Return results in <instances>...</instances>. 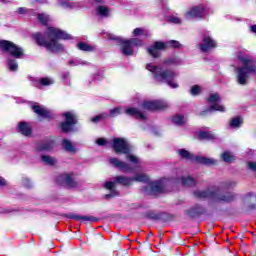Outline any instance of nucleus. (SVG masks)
<instances>
[{"label":"nucleus","mask_w":256,"mask_h":256,"mask_svg":"<svg viewBox=\"0 0 256 256\" xmlns=\"http://www.w3.org/2000/svg\"><path fill=\"white\" fill-rule=\"evenodd\" d=\"M62 116L65 119V121L60 123L62 133H69L77 125V116L73 112H65Z\"/></svg>","instance_id":"9b49d317"},{"label":"nucleus","mask_w":256,"mask_h":256,"mask_svg":"<svg viewBox=\"0 0 256 256\" xmlns=\"http://www.w3.org/2000/svg\"><path fill=\"white\" fill-rule=\"evenodd\" d=\"M221 188L214 187V201L217 203H232L237 199V194L234 192L221 193Z\"/></svg>","instance_id":"ddd939ff"},{"label":"nucleus","mask_w":256,"mask_h":256,"mask_svg":"<svg viewBox=\"0 0 256 256\" xmlns=\"http://www.w3.org/2000/svg\"><path fill=\"white\" fill-rule=\"evenodd\" d=\"M7 185V180L0 176V187H5Z\"/></svg>","instance_id":"6e6d98bb"},{"label":"nucleus","mask_w":256,"mask_h":256,"mask_svg":"<svg viewBox=\"0 0 256 256\" xmlns=\"http://www.w3.org/2000/svg\"><path fill=\"white\" fill-rule=\"evenodd\" d=\"M16 131L17 133L24 135V137H30L31 133H33L31 126L27 122H20L16 128Z\"/></svg>","instance_id":"412c9836"},{"label":"nucleus","mask_w":256,"mask_h":256,"mask_svg":"<svg viewBox=\"0 0 256 256\" xmlns=\"http://www.w3.org/2000/svg\"><path fill=\"white\" fill-rule=\"evenodd\" d=\"M77 48L79 49V51H87V52L93 51V46H91L85 42H79L77 44Z\"/></svg>","instance_id":"4c0bfd02"},{"label":"nucleus","mask_w":256,"mask_h":256,"mask_svg":"<svg viewBox=\"0 0 256 256\" xmlns=\"http://www.w3.org/2000/svg\"><path fill=\"white\" fill-rule=\"evenodd\" d=\"M168 21L170 23H173L174 25H181L182 20L179 18V16L172 15L169 17Z\"/></svg>","instance_id":"49530a36"},{"label":"nucleus","mask_w":256,"mask_h":256,"mask_svg":"<svg viewBox=\"0 0 256 256\" xmlns=\"http://www.w3.org/2000/svg\"><path fill=\"white\" fill-rule=\"evenodd\" d=\"M250 197H251V201H256V196L255 195L250 194Z\"/></svg>","instance_id":"13d9d810"},{"label":"nucleus","mask_w":256,"mask_h":256,"mask_svg":"<svg viewBox=\"0 0 256 256\" xmlns=\"http://www.w3.org/2000/svg\"><path fill=\"white\" fill-rule=\"evenodd\" d=\"M248 169L256 171V162H248Z\"/></svg>","instance_id":"5fc2aeb1"},{"label":"nucleus","mask_w":256,"mask_h":256,"mask_svg":"<svg viewBox=\"0 0 256 256\" xmlns=\"http://www.w3.org/2000/svg\"><path fill=\"white\" fill-rule=\"evenodd\" d=\"M143 41L139 38H131L120 42V51L125 57H133V47H141Z\"/></svg>","instance_id":"0eeeda50"},{"label":"nucleus","mask_w":256,"mask_h":256,"mask_svg":"<svg viewBox=\"0 0 256 256\" xmlns=\"http://www.w3.org/2000/svg\"><path fill=\"white\" fill-rule=\"evenodd\" d=\"M69 65L71 67H79V66H85V65H89V62L81 59V58H75L69 61Z\"/></svg>","instance_id":"72a5a7b5"},{"label":"nucleus","mask_w":256,"mask_h":256,"mask_svg":"<svg viewBox=\"0 0 256 256\" xmlns=\"http://www.w3.org/2000/svg\"><path fill=\"white\" fill-rule=\"evenodd\" d=\"M89 3H95L96 5L104 3L105 0H87Z\"/></svg>","instance_id":"4d7b16f0"},{"label":"nucleus","mask_w":256,"mask_h":256,"mask_svg":"<svg viewBox=\"0 0 256 256\" xmlns=\"http://www.w3.org/2000/svg\"><path fill=\"white\" fill-rule=\"evenodd\" d=\"M215 47H217V42L211 37L209 32L203 36L202 42L198 45V48L202 53H207L208 51H211V49H215Z\"/></svg>","instance_id":"4468645a"},{"label":"nucleus","mask_w":256,"mask_h":256,"mask_svg":"<svg viewBox=\"0 0 256 256\" xmlns=\"http://www.w3.org/2000/svg\"><path fill=\"white\" fill-rule=\"evenodd\" d=\"M255 207H256L255 204L250 205V209H255Z\"/></svg>","instance_id":"bf43d9fd"},{"label":"nucleus","mask_w":256,"mask_h":256,"mask_svg":"<svg viewBox=\"0 0 256 256\" xmlns=\"http://www.w3.org/2000/svg\"><path fill=\"white\" fill-rule=\"evenodd\" d=\"M241 125H243V119L240 117H235L230 120V127H232V129H239Z\"/></svg>","instance_id":"e433bc0d"},{"label":"nucleus","mask_w":256,"mask_h":256,"mask_svg":"<svg viewBox=\"0 0 256 256\" xmlns=\"http://www.w3.org/2000/svg\"><path fill=\"white\" fill-rule=\"evenodd\" d=\"M38 83L39 85H41V87H49L51 85H54L55 80L51 77H43L38 79Z\"/></svg>","instance_id":"2f4dec72"},{"label":"nucleus","mask_w":256,"mask_h":256,"mask_svg":"<svg viewBox=\"0 0 256 256\" xmlns=\"http://www.w3.org/2000/svg\"><path fill=\"white\" fill-rule=\"evenodd\" d=\"M41 161L42 163H44V165H49L50 167H53V165H57V159L49 155H42Z\"/></svg>","instance_id":"c756f323"},{"label":"nucleus","mask_w":256,"mask_h":256,"mask_svg":"<svg viewBox=\"0 0 256 256\" xmlns=\"http://www.w3.org/2000/svg\"><path fill=\"white\" fill-rule=\"evenodd\" d=\"M57 183L62 187H67V189H75L77 187V182H75L71 174H61L57 177Z\"/></svg>","instance_id":"a211bd4d"},{"label":"nucleus","mask_w":256,"mask_h":256,"mask_svg":"<svg viewBox=\"0 0 256 256\" xmlns=\"http://www.w3.org/2000/svg\"><path fill=\"white\" fill-rule=\"evenodd\" d=\"M62 147L67 153H71L72 155L77 153V148L73 145V142L68 139L62 140Z\"/></svg>","instance_id":"b1692460"},{"label":"nucleus","mask_w":256,"mask_h":256,"mask_svg":"<svg viewBox=\"0 0 256 256\" xmlns=\"http://www.w3.org/2000/svg\"><path fill=\"white\" fill-rule=\"evenodd\" d=\"M70 219H75L76 221H95L97 222L98 219L91 216H80V215H71Z\"/></svg>","instance_id":"c9c22d12"},{"label":"nucleus","mask_w":256,"mask_h":256,"mask_svg":"<svg viewBox=\"0 0 256 256\" xmlns=\"http://www.w3.org/2000/svg\"><path fill=\"white\" fill-rule=\"evenodd\" d=\"M0 49H3V51L15 57V59H21V57H23V48L11 41L0 40Z\"/></svg>","instance_id":"1a4fd4ad"},{"label":"nucleus","mask_w":256,"mask_h":256,"mask_svg":"<svg viewBox=\"0 0 256 256\" xmlns=\"http://www.w3.org/2000/svg\"><path fill=\"white\" fill-rule=\"evenodd\" d=\"M96 13L99 17L107 18L111 15V9L105 5H100L96 8Z\"/></svg>","instance_id":"cd10ccee"},{"label":"nucleus","mask_w":256,"mask_h":256,"mask_svg":"<svg viewBox=\"0 0 256 256\" xmlns=\"http://www.w3.org/2000/svg\"><path fill=\"white\" fill-rule=\"evenodd\" d=\"M198 137H199V139H204L205 141H213V140L217 139L215 134L210 133V132H205V131L199 132Z\"/></svg>","instance_id":"473e14b6"},{"label":"nucleus","mask_w":256,"mask_h":256,"mask_svg":"<svg viewBox=\"0 0 256 256\" xmlns=\"http://www.w3.org/2000/svg\"><path fill=\"white\" fill-rule=\"evenodd\" d=\"M126 115L130 117H135V119H139L140 121H147V114L141 111L139 108L129 107L125 110Z\"/></svg>","instance_id":"aec40b11"},{"label":"nucleus","mask_w":256,"mask_h":256,"mask_svg":"<svg viewBox=\"0 0 256 256\" xmlns=\"http://www.w3.org/2000/svg\"><path fill=\"white\" fill-rule=\"evenodd\" d=\"M55 145V142L53 140H48L46 142L40 143L36 146V149L38 151H51Z\"/></svg>","instance_id":"a878e982"},{"label":"nucleus","mask_w":256,"mask_h":256,"mask_svg":"<svg viewBox=\"0 0 256 256\" xmlns=\"http://www.w3.org/2000/svg\"><path fill=\"white\" fill-rule=\"evenodd\" d=\"M22 185L26 189H31L33 187V182L29 178H22Z\"/></svg>","instance_id":"09e8293b"},{"label":"nucleus","mask_w":256,"mask_h":256,"mask_svg":"<svg viewBox=\"0 0 256 256\" xmlns=\"http://www.w3.org/2000/svg\"><path fill=\"white\" fill-rule=\"evenodd\" d=\"M164 45H166V49H169V47H173L174 49H179V47H181V43H179V41H176V40H170V41L164 42Z\"/></svg>","instance_id":"a19ab883"},{"label":"nucleus","mask_w":256,"mask_h":256,"mask_svg":"<svg viewBox=\"0 0 256 256\" xmlns=\"http://www.w3.org/2000/svg\"><path fill=\"white\" fill-rule=\"evenodd\" d=\"M221 159L224 163H233L235 161V156L231 152H224L221 154Z\"/></svg>","instance_id":"f704fd0d"},{"label":"nucleus","mask_w":256,"mask_h":256,"mask_svg":"<svg viewBox=\"0 0 256 256\" xmlns=\"http://www.w3.org/2000/svg\"><path fill=\"white\" fill-rule=\"evenodd\" d=\"M31 109L41 119H53V117H54L53 112L51 110H49L46 107L41 106V105H39L37 103H34L31 106Z\"/></svg>","instance_id":"f3484780"},{"label":"nucleus","mask_w":256,"mask_h":256,"mask_svg":"<svg viewBox=\"0 0 256 256\" xmlns=\"http://www.w3.org/2000/svg\"><path fill=\"white\" fill-rule=\"evenodd\" d=\"M125 110H123V108L121 107H116L114 109L110 110V113L107 114L108 117H118V115H121L122 113H124Z\"/></svg>","instance_id":"ea45409f"},{"label":"nucleus","mask_w":256,"mask_h":256,"mask_svg":"<svg viewBox=\"0 0 256 256\" xmlns=\"http://www.w3.org/2000/svg\"><path fill=\"white\" fill-rule=\"evenodd\" d=\"M17 13H19V15H25V13H29V10L25 7H19Z\"/></svg>","instance_id":"603ef678"},{"label":"nucleus","mask_w":256,"mask_h":256,"mask_svg":"<svg viewBox=\"0 0 256 256\" xmlns=\"http://www.w3.org/2000/svg\"><path fill=\"white\" fill-rule=\"evenodd\" d=\"M107 117H109V115L107 113H103V114L93 117L91 119V121H92V123H99V121H101V119H107Z\"/></svg>","instance_id":"de8ad7c7"},{"label":"nucleus","mask_w":256,"mask_h":256,"mask_svg":"<svg viewBox=\"0 0 256 256\" xmlns=\"http://www.w3.org/2000/svg\"><path fill=\"white\" fill-rule=\"evenodd\" d=\"M111 147L116 155H126V159L134 165H139L141 159L131 154V144L125 138H114L112 139Z\"/></svg>","instance_id":"39448f33"},{"label":"nucleus","mask_w":256,"mask_h":256,"mask_svg":"<svg viewBox=\"0 0 256 256\" xmlns=\"http://www.w3.org/2000/svg\"><path fill=\"white\" fill-rule=\"evenodd\" d=\"M168 107L169 102L165 100H147L141 104V109H144V111H163Z\"/></svg>","instance_id":"9d476101"},{"label":"nucleus","mask_w":256,"mask_h":256,"mask_svg":"<svg viewBox=\"0 0 256 256\" xmlns=\"http://www.w3.org/2000/svg\"><path fill=\"white\" fill-rule=\"evenodd\" d=\"M255 256H256V253H255Z\"/></svg>","instance_id":"e2e57ef3"},{"label":"nucleus","mask_w":256,"mask_h":256,"mask_svg":"<svg viewBox=\"0 0 256 256\" xmlns=\"http://www.w3.org/2000/svg\"><path fill=\"white\" fill-rule=\"evenodd\" d=\"M195 163H200L201 165H217V160L213 158H207L203 156H196V162Z\"/></svg>","instance_id":"393cba45"},{"label":"nucleus","mask_w":256,"mask_h":256,"mask_svg":"<svg viewBox=\"0 0 256 256\" xmlns=\"http://www.w3.org/2000/svg\"><path fill=\"white\" fill-rule=\"evenodd\" d=\"M172 123H174V125H183L184 123V117L181 114L175 115L174 117H172Z\"/></svg>","instance_id":"c03bdc74"},{"label":"nucleus","mask_w":256,"mask_h":256,"mask_svg":"<svg viewBox=\"0 0 256 256\" xmlns=\"http://www.w3.org/2000/svg\"><path fill=\"white\" fill-rule=\"evenodd\" d=\"M194 197H196V199H212L214 201L215 187L206 190H196L194 191Z\"/></svg>","instance_id":"6ab92c4d"},{"label":"nucleus","mask_w":256,"mask_h":256,"mask_svg":"<svg viewBox=\"0 0 256 256\" xmlns=\"http://www.w3.org/2000/svg\"><path fill=\"white\" fill-rule=\"evenodd\" d=\"M237 187V181L235 180H227L224 181L218 186V188L224 190V191H231V189H235Z\"/></svg>","instance_id":"bb28decb"},{"label":"nucleus","mask_w":256,"mask_h":256,"mask_svg":"<svg viewBox=\"0 0 256 256\" xmlns=\"http://www.w3.org/2000/svg\"><path fill=\"white\" fill-rule=\"evenodd\" d=\"M117 185H122L123 187H131L133 185V178L129 176L118 175L112 178L104 184V188L108 189L110 193L106 194L104 198L113 199V197H119V191L115 189Z\"/></svg>","instance_id":"423d86ee"},{"label":"nucleus","mask_w":256,"mask_h":256,"mask_svg":"<svg viewBox=\"0 0 256 256\" xmlns=\"http://www.w3.org/2000/svg\"><path fill=\"white\" fill-rule=\"evenodd\" d=\"M38 21L42 25H47V23L49 21V15H47V14H38Z\"/></svg>","instance_id":"a18cd8bd"},{"label":"nucleus","mask_w":256,"mask_h":256,"mask_svg":"<svg viewBox=\"0 0 256 256\" xmlns=\"http://www.w3.org/2000/svg\"><path fill=\"white\" fill-rule=\"evenodd\" d=\"M253 246L256 249V240L253 241Z\"/></svg>","instance_id":"052dcab7"},{"label":"nucleus","mask_w":256,"mask_h":256,"mask_svg":"<svg viewBox=\"0 0 256 256\" xmlns=\"http://www.w3.org/2000/svg\"><path fill=\"white\" fill-rule=\"evenodd\" d=\"M0 1H2V3H5V0H0Z\"/></svg>","instance_id":"680f3d73"},{"label":"nucleus","mask_w":256,"mask_h":256,"mask_svg":"<svg viewBox=\"0 0 256 256\" xmlns=\"http://www.w3.org/2000/svg\"><path fill=\"white\" fill-rule=\"evenodd\" d=\"M165 65H173L175 63H177V60H175V58H168L164 61Z\"/></svg>","instance_id":"864d4df0"},{"label":"nucleus","mask_w":256,"mask_h":256,"mask_svg":"<svg viewBox=\"0 0 256 256\" xmlns=\"http://www.w3.org/2000/svg\"><path fill=\"white\" fill-rule=\"evenodd\" d=\"M207 13V7L203 4L192 6L184 15L185 19H203Z\"/></svg>","instance_id":"f8f14e48"},{"label":"nucleus","mask_w":256,"mask_h":256,"mask_svg":"<svg viewBox=\"0 0 256 256\" xmlns=\"http://www.w3.org/2000/svg\"><path fill=\"white\" fill-rule=\"evenodd\" d=\"M94 81H101V79H105V74L103 71H99L93 76Z\"/></svg>","instance_id":"8fccbe9b"},{"label":"nucleus","mask_w":256,"mask_h":256,"mask_svg":"<svg viewBox=\"0 0 256 256\" xmlns=\"http://www.w3.org/2000/svg\"><path fill=\"white\" fill-rule=\"evenodd\" d=\"M8 67L10 71H17L19 69V64L17 63V60L9 58L8 59Z\"/></svg>","instance_id":"79ce46f5"},{"label":"nucleus","mask_w":256,"mask_h":256,"mask_svg":"<svg viewBox=\"0 0 256 256\" xmlns=\"http://www.w3.org/2000/svg\"><path fill=\"white\" fill-rule=\"evenodd\" d=\"M57 5L62 7V9H74V7H77L73 0H58Z\"/></svg>","instance_id":"c85d7f7f"},{"label":"nucleus","mask_w":256,"mask_h":256,"mask_svg":"<svg viewBox=\"0 0 256 256\" xmlns=\"http://www.w3.org/2000/svg\"><path fill=\"white\" fill-rule=\"evenodd\" d=\"M97 145H99L100 147H103L107 144V140L105 138H98L96 140Z\"/></svg>","instance_id":"3c124183"},{"label":"nucleus","mask_w":256,"mask_h":256,"mask_svg":"<svg viewBox=\"0 0 256 256\" xmlns=\"http://www.w3.org/2000/svg\"><path fill=\"white\" fill-rule=\"evenodd\" d=\"M146 69L154 75V79L159 83H166L171 87V89L179 88V83L173 80L177 77V73L172 70H163V67L157 66L153 63L147 64Z\"/></svg>","instance_id":"20e7f679"},{"label":"nucleus","mask_w":256,"mask_h":256,"mask_svg":"<svg viewBox=\"0 0 256 256\" xmlns=\"http://www.w3.org/2000/svg\"><path fill=\"white\" fill-rule=\"evenodd\" d=\"M202 92H203V88H201V86L199 85H194L190 89V94L193 97H197V95H201Z\"/></svg>","instance_id":"58836bf2"},{"label":"nucleus","mask_w":256,"mask_h":256,"mask_svg":"<svg viewBox=\"0 0 256 256\" xmlns=\"http://www.w3.org/2000/svg\"><path fill=\"white\" fill-rule=\"evenodd\" d=\"M33 38L39 47H45L50 53L65 51V47L59 41L72 39L71 34L56 27H48L44 34L35 33Z\"/></svg>","instance_id":"f257e3e1"},{"label":"nucleus","mask_w":256,"mask_h":256,"mask_svg":"<svg viewBox=\"0 0 256 256\" xmlns=\"http://www.w3.org/2000/svg\"><path fill=\"white\" fill-rule=\"evenodd\" d=\"M166 49L167 44L165 42L156 41L152 46L147 48V53L154 59H157V57H161V51H165Z\"/></svg>","instance_id":"dca6fc26"},{"label":"nucleus","mask_w":256,"mask_h":256,"mask_svg":"<svg viewBox=\"0 0 256 256\" xmlns=\"http://www.w3.org/2000/svg\"><path fill=\"white\" fill-rule=\"evenodd\" d=\"M109 163L113 167H116V169H119L120 171H122V173H133L134 171L133 167H131V164L125 161L119 160V158H116V157H110Z\"/></svg>","instance_id":"2eb2a0df"},{"label":"nucleus","mask_w":256,"mask_h":256,"mask_svg":"<svg viewBox=\"0 0 256 256\" xmlns=\"http://www.w3.org/2000/svg\"><path fill=\"white\" fill-rule=\"evenodd\" d=\"M177 154L179 155V157H181V159H185L186 161L196 162L197 160L196 155L192 154L191 152L184 148L178 149Z\"/></svg>","instance_id":"5701e85b"},{"label":"nucleus","mask_w":256,"mask_h":256,"mask_svg":"<svg viewBox=\"0 0 256 256\" xmlns=\"http://www.w3.org/2000/svg\"><path fill=\"white\" fill-rule=\"evenodd\" d=\"M237 58L241 66L234 68L236 83L245 87L249 85L251 75H256V59L249 55H243L242 53H239Z\"/></svg>","instance_id":"7ed1b4c3"},{"label":"nucleus","mask_w":256,"mask_h":256,"mask_svg":"<svg viewBox=\"0 0 256 256\" xmlns=\"http://www.w3.org/2000/svg\"><path fill=\"white\" fill-rule=\"evenodd\" d=\"M205 213V208L203 206L196 204L194 207L187 210L188 217H191V219H195L196 217H199Z\"/></svg>","instance_id":"4be33fe9"},{"label":"nucleus","mask_w":256,"mask_h":256,"mask_svg":"<svg viewBox=\"0 0 256 256\" xmlns=\"http://www.w3.org/2000/svg\"><path fill=\"white\" fill-rule=\"evenodd\" d=\"M208 103L210 106L205 111L201 112L200 115H207V113H211V111H220V113H225V106L221 104V96L218 93L210 94Z\"/></svg>","instance_id":"6e6552de"},{"label":"nucleus","mask_w":256,"mask_h":256,"mask_svg":"<svg viewBox=\"0 0 256 256\" xmlns=\"http://www.w3.org/2000/svg\"><path fill=\"white\" fill-rule=\"evenodd\" d=\"M148 183L149 176L147 174H136L134 177H132V184L135 183Z\"/></svg>","instance_id":"7c9ffc66"},{"label":"nucleus","mask_w":256,"mask_h":256,"mask_svg":"<svg viewBox=\"0 0 256 256\" xmlns=\"http://www.w3.org/2000/svg\"><path fill=\"white\" fill-rule=\"evenodd\" d=\"M171 183H181L184 187H195V185H197V180L191 176H182L175 180L161 178L160 180L149 183L143 188V191L146 195H159V193H165L167 187H169Z\"/></svg>","instance_id":"f03ea898"},{"label":"nucleus","mask_w":256,"mask_h":256,"mask_svg":"<svg viewBox=\"0 0 256 256\" xmlns=\"http://www.w3.org/2000/svg\"><path fill=\"white\" fill-rule=\"evenodd\" d=\"M132 34H133V37H143V36H147V31L143 28H136L133 30Z\"/></svg>","instance_id":"37998d69"}]
</instances>
